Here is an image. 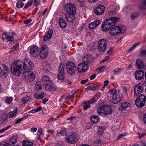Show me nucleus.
<instances>
[{"label":"nucleus","mask_w":146,"mask_h":146,"mask_svg":"<svg viewBox=\"0 0 146 146\" xmlns=\"http://www.w3.org/2000/svg\"><path fill=\"white\" fill-rule=\"evenodd\" d=\"M118 19V17H111L110 19H106L102 25V31L104 32L108 31L111 26L115 25Z\"/></svg>","instance_id":"nucleus-1"},{"label":"nucleus","mask_w":146,"mask_h":146,"mask_svg":"<svg viewBox=\"0 0 146 146\" xmlns=\"http://www.w3.org/2000/svg\"><path fill=\"white\" fill-rule=\"evenodd\" d=\"M23 62L19 61L12 63L11 66V70L13 74L19 76L21 73V70Z\"/></svg>","instance_id":"nucleus-2"},{"label":"nucleus","mask_w":146,"mask_h":146,"mask_svg":"<svg viewBox=\"0 0 146 146\" xmlns=\"http://www.w3.org/2000/svg\"><path fill=\"white\" fill-rule=\"evenodd\" d=\"M109 93L111 94L112 102L113 104H117L121 100L122 96L119 92H117L116 90L112 88L109 90Z\"/></svg>","instance_id":"nucleus-3"},{"label":"nucleus","mask_w":146,"mask_h":146,"mask_svg":"<svg viewBox=\"0 0 146 146\" xmlns=\"http://www.w3.org/2000/svg\"><path fill=\"white\" fill-rule=\"evenodd\" d=\"M125 30V27L121 25L119 26L114 27L111 29L109 33L111 36L123 33Z\"/></svg>","instance_id":"nucleus-4"},{"label":"nucleus","mask_w":146,"mask_h":146,"mask_svg":"<svg viewBox=\"0 0 146 146\" xmlns=\"http://www.w3.org/2000/svg\"><path fill=\"white\" fill-rule=\"evenodd\" d=\"M146 101V96L143 94H141L136 98L135 104L137 107L141 108L145 105Z\"/></svg>","instance_id":"nucleus-5"},{"label":"nucleus","mask_w":146,"mask_h":146,"mask_svg":"<svg viewBox=\"0 0 146 146\" xmlns=\"http://www.w3.org/2000/svg\"><path fill=\"white\" fill-rule=\"evenodd\" d=\"M66 69L67 72L70 74H74L76 69V66L74 63L69 61L66 65Z\"/></svg>","instance_id":"nucleus-6"},{"label":"nucleus","mask_w":146,"mask_h":146,"mask_svg":"<svg viewBox=\"0 0 146 146\" xmlns=\"http://www.w3.org/2000/svg\"><path fill=\"white\" fill-rule=\"evenodd\" d=\"M107 42L104 39L100 40L98 43V50L100 52H104L106 51V48Z\"/></svg>","instance_id":"nucleus-7"},{"label":"nucleus","mask_w":146,"mask_h":146,"mask_svg":"<svg viewBox=\"0 0 146 146\" xmlns=\"http://www.w3.org/2000/svg\"><path fill=\"white\" fill-rule=\"evenodd\" d=\"M64 9L70 15H74L76 13V8L72 4L66 5Z\"/></svg>","instance_id":"nucleus-8"},{"label":"nucleus","mask_w":146,"mask_h":146,"mask_svg":"<svg viewBox=\"0 0 146 146\" xmlns=\"http://www.w3.org/2000/svg\"><path fill=\"white\" fill-rule=\"evenodd\" d=\"M16 34L15 33L9 32V34L7 33L3 34L2 38L4 41L7 42L9 41L11 42L14 40L13 36L14 35Z\"/></svg>","instance_id":"nucleus-9"},{"label":"nucleus","mask_w":146,"mask_h":146,"mask_svg":"<svg viewBox=\"0 0 146 146\" xmlns=\"http://www.w3.org/2000/svg\"><path fill=\"white\" fill-rule=\"evenodd\" d=\"M23 74L25 80H27L28 82H31L35 79V74L31 71H26L24 72Z\"/></svg>","instance_id":"nucleus-10"},{"label":"nucleus","mask_w":146,"mask_h":146,"mask_svg":"<svg viewBox=\"0 0 146 146\" xmlns=\"http://www.w3.org/2000/svg\"><path fill=\"white\" fill-rule=\"evenodd\" d=\"M78 139V135L74 133H72L66 137V141L68 143L73 144Z\"/></svg>","instance_id":"nucleus-11"},{"label":"nucleus","mask_w":146,"mask_h":146,"mask_svg":"<svg viewBox=\"0 0 146 146\" xmlns=\"http://www.w3.org/2000/svg\"><path fill=\"white\" fill-rule=\"evenodd\" d=\"M48 48L45 45L42 46L39 53V55L40 58H44L48 55Z\"/></svg>","instance_id":"nucleus-12"},{"label":"nucleus","mask_w":146,"mask_h":146,"mask_svg":"<svg viewBox=\"0 0 146 146\" xmlns=\"http://www.w3.org/2000/svg\"><path fill=\"white\" fill-rule=\"evenodd\" d=\"M143 85L141 83H139L134 87V95L137 96L140 94L143 90Z\"/></svg>","instance_id":"nucleus-13"},{"label":"nucleus","mask_w":146,"mask_h":146,"mask_svg":"<svg viewBox=\"0 0 146 146\" xmlns=\"http://www.w3.org/2000/svg\"><path fill=\"white\" fill-rule=\"evenodd\" d=\"M104 7L102 5L98 6L94 9V13L97 15H100L102 14L105 10Z\"/></svg>","instance_id":"nucleus-14"},{"label":"nucleus","mask_w":146,"mask_h":146,"mask_svg":"<svg viewBox=\"0 0 146 146\" xmlns=\"http://www.w3.org/2000/svg\"><path fill=\"white\" fill-rule=\"evenodd\" d=\"M23 64V68L25 69L31 70L34 66L33 64L29 60H25Z\"/></svg>","instance_id":"nucleus-15"},{"label":"nucleus","mask_w":146,"mask_h":146,"mask_svg":"<svg viewBox=\"0 0 146 146\" xmlns=\"http://www.w3.org/2000/svg\"><path fill=\"white\" fill-rule=\"evenodd\" d=\"M44 86L45 89L48 91H55L57 88V87L52 84L51 81L50 83L45 84Z\"/></svg>","instance_id":"nucleus-16"},{"label":"nucleus","mask_w":146,"mask_h":146,"mask_svg":"<svg viewBox=\"0 0 146 146\" xmlns=\"http://www.w3.org/2000/svg\"><path fill=\"white\" fill-rule=\"evenodd\" d=\"M88 68L87 66L84 63H82L79 64L78 67V70L79 72H86Z\"/></svg>","instance_id":"nucleus-17"},{"label":"nucleus","mask_w":146,"mask_h":146,"mask_svg":"<svg viewBox=\"0 0 146 146\" xmlns=\"http://www.w3.org/2000/svg\"><path fill=\"white\" fill-rule=\"evenodd\" d=\"M38 48L36 46H32L30 48V55L33 57H36L38 54Z\"/></svg>","instance_id":"nucleus-18"},{"label":"nucleus","mask_w":146,"mask_h":146,"mask_svg":"<svg viewBox=\"0 0 146 146\" xmlns=\"http://www.w3.org/2000/svg\"><path fill=\"white\" fill-rule=\"evenodd\" d=\"M144 75V72L142 70H139L136 72L135 76V79L137 80H140L142 79Z\"/></svg>","instance_id":"nucleus-19"},{"label":"nucleus","mask_w":146,"mask_h":146,"mask_svg":"<svg viewBox=\"0 0 146 146\" xmlns=\"http://www.w3.org/2000/svg\"><path fill=\"white\" fill-rule=\"evenodd\" d=\"M3 68V70L5 72H3L2 71L1 72L0 74L1 76L6 77L9 73V68L5 64H3L2 65Z\"/></svg>","instance_id":"nucleus-20"},{"label":"nucleus","mask_w":146,"mask_h":146,"mask_svg":"<svg viewBox=\"0 0 146 146\" xmlns=\"http://www.w3.org/2000/svg\"><path fill=\"white\" fill-rule=\"evenodd\" d=\"M91 56L86 55L85 56L83 59V61L82 63H84L85 64L88 66L90 62L91 61V59L90 58Z\"/></svg>","instance_id":"nucleus-21"},{"label":"nucleus","mask_w":146,"mask_h":146,"mask_svg":"<svg viewBox=\"0 0 146 146\" xmlns=\"http://www.w3.org/2000/svg\"><path fill=\"white\" fill-rule=\"evenodd\" d=\"M100 24L99 21L95 20L93 22L90 23L89 25V28L90 29H93L97 27Z\"/></svg>","instance_id":"nucleus-22"},{"label":"nucleus","mask_w":146,"mask_h":146,"mask_svg":"<svg viewBox=\"0 0 146 146\" xmlns=\"http://www.w3.org/2000/svg\"><path fill=\"white\" fill-rule=\"evenodd\" d=\"M53 32L52 30L49 29L48 30L47 32L46 35L44 37V41H46L51 38L52 36Z\"/></svg>","instance_id":"nucleus-23"},{"label":"nucleus","mask_w":146,"mask_h":146,"mask_svg":"<svg viewBox=\"0 0 146 146\" xmlns=\"http://www.w3.org/2000/svg\"><path fill=\"white\" fill-rule=\"evenodd\" d=\"M41 79L42 81L44 82L45 85L46 84L48 83H50L51 80L50 79L48 76L46 75H44L41 77Z\"/></svg>","instance_id":"nucleus-24"},{"label":"nucleus","mask_w":146,"mask_h":146,"mask_svg":"<svg viewBox=\"0 0 146 146\" xmlns=\"http://www.w3.org/2000/svg\"><path fill=\"white\" fill-rule=\"evenodd\" d=\"M18 139V137L17 135H13L9 139V143L10 145L15 144L16 143Z\"/></svg>","instance_id":"nucleus-25"},{"label":"nucleus","mask_w":146,"mask_h":146,"mask_svg":"<svg viewBox=\"0 0 146 146\" xmlns=\"http://www.w3.org/2000/svg\"><path fill=\"white\" fill-rule=\"evenodd\" d=\"M136 64L137 68L139 69H142L144 67L143 62L140 59H137Z\"/></svg>","instance_id":"nucleus-26"},{"label":"nucleus","mask_w":146,"mask_h":146,"mask_svg":"<svg viewBox=\"0 0 146 146\" xmlns=\"http://www.w3.org/2000/svg\"><path fill=\"white\" fill-rule=\"evenodd\" d=\"M104 114L107 115L110 114L111 112V108L109 106L107 105L103 106Z\"/></svg>","instance_id":"nucleus-27"},{"label":"nucleus","mask_w":146,"mask_h":146,"mask_svg":"<svg viewBox=\"0 0 146 146\" xmlns=\"http://www.w3.org/2000/svg\"><path fill=\"white\" fill-rule=\"evenodd\" d=\"M129 106V103L126 102H124L121 104L119 108V109L120 110H123Z\"/></svg>","instance_id":"nucleus-28"},{"label":"nucleus","mask_w":146,"mask_h":146,"mask_svg":"<svg viewBox=\"0 0 146 146\" xmlns=\"http://www.w3.org/2000/svg\"><path fill=\"white\" fill-rule=\"evenodd\" d=\"M59 22L60 26L62 28H64L66 27V23L62 18H61L59 19Z\"/></svg>","instance_id":"nucleus-29"},{"label":"nucleus","mask_w":146,"mask_h":146,"mask_svg":"<svg viewBox=\"0 0 146 146\" xmlns=\"http://www.w3.org/2000/svg\"><path fill=\"white\" fill-rule=\"evenodd\" d=\"M18 110L17 108H15L13 111L9 112V117L11 118L15 116L17 113Z\"/></svg>","instance_id":"nucleus-30"},{"label":"nucleus","mask_w":146,"mask_h":146,"mask_svg":"<svg viewBox=\"0 0 146 146\" xmlns=\"http://www.w3.org/2000/svg\"><path fill=\"white\" fill-rule=\"evenodd\" d=\"M65 18L66 20L68 22H72L74 20V17L73 16L70 15V14H66Z\"/></svg>","instance_id":"nucleus-31"},{"label":"nucleus","mask_w":146,"mask_h":146,"mask_svg":"<svg viewBox=\"0 0 146 146\" xmlns=\"http://www.w3.org/2000/svg\"><path fill=\"white\" fill-rule=\"evenodd\" d=\"M7 115L6 113L3 114L0 118V122L2 123H4L7 119Z\"/></svg>","instance_id":"nucleus-32"},{"label":"nucleus","mask_w":146,"mask_h":146,"mask_svg":"<svg viewBox=\"0 0 146 146\" xmlns=\"http://www.w3.org/2000/svg\"><path fill=\"white\" fill-rule=\"evenodd\" d=\"M45 94L44 92L41 93L40 94L36 93L34 96L35 97L36 99H41L43 98L44 97Z\"/></svg>","instance_id":"nucleus-33"},{"label":"nucleus","mask_w":146,"mask_h":146,"mask_svg":"<svg viewBox=\"0 0 146 146\" xmlns=\"http://www.w3.org/2000/svg\"><path fill=\"white\" fill-rule=\"evenodd\" d=\"M99 119L98 117L96 115H93L90 117V120L91 122L95 123L97 122Z\"/></svg>","instance_id":"nucleus-34"},{"label":"nucleus","mask_w":146,"mask_h":146,"mask_svg":"<svg viewBox=\"0 0 146 146\" xmlns=\"http://www.w3.org/2000/svg\"><path fill=\"white\" fill-rule=\"evenodd\" d=\"M22 144L23 146H32L33 143L28 141L23 140L22 142Z\"/></svg>","instance_id":"nucleus-35"},{"label":"nucleus","mask_w":146,"mask_h":146,"mask_svg":"<svg viewBox=\"0 0 146 146\" xmlns=\"http://www.w3.org/2000/svg\"><path fill=\"white\" fill-rule=\"evenodd\" d=\"M65 65L62 63H60V66L58 70V72L64 73Z\"/></svg>","instance_id":"nucleus-36"},{"label":"nucleus","mask_w":146,"mask_h":146,"mask_svg":"<svg viewBox=\"0 0 146 146\" xmlns=\"http://www.w3.org/2000/svg\"><path fill=\"white\" fill-rule=\"evenodd\" d=\"M83 109L84 110H86L87 109L89 108L90 106V104L87 101H85L83 103Z\"/></svg>","instance_id":"nucleus-37"},{"label":"nucleus","mask_w":146,"mask_h":146,"mask_svg":"<svg viewBox=\"0 0 146 146\" xmlns=\"http://www.w3.org/2000/svg\"><path fill=\"white\" fill-rule=\"evenodd\" d=\"M98 87V86H97L92 85L91 86H88L85 89L86 90H92L94 91L97 89Z\"/></svg>","instance_id":"nucleus-38"},{"label":"nucleus","mask_w":146,"mask_h":146,"mask_svg":"<svg viewBox=\"0 0 146 146\" xmlns=\"http://www.w3.org/2000/svg\"><path fill=\"white\" fill-rule=\"evenodd\" d=\"M24 5V3L21 0H18L16 4V7L18 8L23 7Z\"/></svg>","instance_id":"nucleus-39"},{"label":"nucleus","mask_w":146,"mask_h":146,"mask_svg":"<svg viewBox=\"0 0 146 146\" xmlns=\"http://www.w3.org/2000/svg\"><path fill=\"white\" fill-rule=\"evenodd\" d=\"M42 85L40 82L37 81L35 84V89L37 90H41L42 88Z\"/></svg>","instance_id":"nucleus-40"},{"label":"nucleus","mask_w":146,"mask_h":146,"mask_svg":"<svg viewBox=\"0 0 146 146\" xmlns=\"http://www.w3.org/2000/svg\"><path fill=\"white\" fill-rule=\"evenodd\" d=\"M104 106L100 107L97 110L98 113L101 115H103L104 114Z\"/></svg>","instance_id":"nucleus-41"},{"label":"nucleus","mask_w":146,"mask_h":146,"mask_svg":"<svg viewBox=\"0 0 146 146\" xmlns=\"http://www.w3.org/2000/svg\"><path fill=\"white\" fill-rule=\"evenodd\" d=\"M31 98L30 97L28 96H26L22 99L21 102H23V104H25Z\"/></svg>","instance_id":"nucleus-42"},{"label":"nucleus","mask_w":146,"mask_h":146,"mask_svg":"<svg viewBox=\"0 0 146 146\" xmlns=\"http://www.w3.org/2000/svg\"><path fill=\"white\" fill-rule=\"evenodd\" d=\"M13 100V98L12 97H6L5 100V102L8 104H11Z\"/></svg>","instance_id":"nucleus-43"},{"label":"nucleus","mask_w":146,"mask_h":146,"mask_svg":"<svg viewBox=\"0 0 146 146\" xmlns=\"http://www.w3.org/2000/svg\"><path fill=\"white\" fill-rule=\"evenodd\" d=\"M59 73L58 75V78L59 80H63L64 78V73H61V72H58Z\"/></svg>","instance_id":"nucleus-44"},{"label":"nucleus","mask_w":146,"mask_h":146,"mask_svg":"<svg viewBox=\"0 0 146 146\" xmlns=\"http://www.w3.org/2000/svg\"><path fill=\"white\" fill-rule=\"evenodd\" d=\"M33 0H31L29 1L28 3L25 5V6L23 8V9L25 10L28 8L29 6H31L32 4Z\"/></svg>","instance_id":"nucleus-45"},{"label":"nucleus","mask_w":146,"mask_h":146,"mask_svg":"<svg viewBox=\"0 0 146 146\" xmlns=\"http://www.w3.org/2000/svg\"><path fill=\"white\" fill-rule=\"evenodd\" d=\"M139 43H136L133 46L131 47L128 50V52H132L133 50L136 47L139 45Z\"/></svg>","instance_id":"nucleus-46"},{"label":"nucleus","mask_w":146,"mask_h":146,"mask_svg":"<svg viewBox=\"0 0 146 146\" xmlns=\"http://www.w3.org/2000/svg\"><path fill=\"white\" fill-rule=\"evenodd\" d=\"M139 16V14L138 13H135L132 14L131 15V20H134L137 18Z\"/></svg>","instance_id":"nucleus-47"},{"label":"nucleus","mask_w":146,"mask_h":146,"mask_svg":"<svg viewBox=\"0 0 146 146\" xmlns=\"http://www.w3.org/2000/svg\"><path fill=\"white\" fill-rule=\"evenodd\" d=\"M25 116H24L23 117L18 119L16 121L15 124H18L20 123L21 121H23V120L25 119L27 117V116H26L25 118Z\"/></svg>","instance_id":"nucleus-48"},{"label":"nucleus","mask_w":146,"mask_h":146,"mask_svg":"<svg viewBox=\"0 0 146 146\" xmlns=\"http://www.w3.org/2000/svg\"><path fill=\"white\" fill-rule=\"evenodd\" d=\"M117 8H116L115 9L109 11L108 14L110 15H115L117 11Z\"/></svg>","instance_id":"nucleus-49"},{"label":"nucleus","mask_w":146,"mask_h":146,"mask_svg":"<svg viewBox=\"0 0 146 146\" xmlns=\"http://www.w3.org/2000/svg\"><path fill=\"white\" fill-rule=\"evenodd\" d=\"M104 127H100L98 131V134L99 135H101L104 133Z\"/></svg>","instance_id":"nucleus-50"},{"label":"nucleus","mask_w":146,"mask_h":146,"mask_svg":"<svg viewBox=\"0 0 146 146\" xmlns=\"http://www.w3.org/2000/svg\"><path fill=\"white\" fill-rule=\"evenodd\" d=\"M140 7L141 9H145L146 7V0H143L142 5Z\"/></svg>","instance_id":"nucleus-51"},{"label":"nucleus","mask_w":146,"mask_h":146,"mask_svg":"<svg viewBox=\"0 0 146 146\" xmlns=\"http://www.w3.org/2000/svg\"><path fill=\"white\" fill-rule=\"evenodd\" d=\"M11 127V126L10 125H8L5 127V128H3L0 130V133L3 132L6 130L8 129L9 128H10Z\"/></svg>","instance_id":"nucleus-52"},{"label":"nucleus","mask_w":146,"mask_h":146,"mask_svg":"<svg viewBox=\"0 0 146 146\" xmlns=\"http://www.w3.org/2000/svg\"><path fill=\"white\" fill-rule=\"evenodd\" d=\"M105 67V66H102L96 69V70L98 71L100 73L102 71L104 68Z\"/></svg>","instance_id":"nucleus-53"},{"label":"nucleus","mask_w":146,"mask_h":146,"mask_svg":"<svg viewBox=\"0 0 146 146\" xmlns=\"http://www.w3.org/2000/svg\"><path fill=\"white\" fill-rule=\"evenodd\" d=\"M40 0H35L34 2L33 5L35 7H36L40 3Z\"/></svg>","instance_id":"nucleus-54"},{"label":"nucleus","mask_w":146,"mask_h":146,"mask_svg":"<svg viewBox=\"0 0 146 146\" xmlns=\"http://www.w3.org/2000/svg\"><path fill=\"white\" fill-rule=\"evenodd\" d=\"M0 146H9V144L5 141H2L0 143Z\"/></svg>","instance_id":"nucleus-55"},{"label":"nucleus","mask_w":146,"mask_h":146,"mask_svg":"<svg viewBox=\"0 0 146 146\" xmlns=\"http://www.w3.org/2000/svg\"><path fill=\"white\" fill-rule=\"evenodd\" d=\"M121 71V68H117L114 70V74H116L115 73H116V74L119 73Z\"/></svg>","instance_id":"nucleus-56"},{"label":"nucleus","mask_w":146,"mask_h":146,"mask_svg":"<svg viewBox=\"0 0 146 146\" xmlns=\"http://www.w3.org/2000/svg\"><path fill=\"white\" fill-rule=\"evenodd\" d=\"M88 102L90 104L95 102H96V100L94 98H93L89 100Z\"/></svg>","instance_id":"nucleus-57"},{"label":"nucleus","mask_w":146,"mask_h":146,"mask_svg":"<svg viewBox=\"0 0 146 146\" xmlns=\"http://www.w3.org/2000/svg\"><path fill=\"white\" fill-rule=\"evenodd\" d=\"M66 132L64 131H62L60 132H58L57 133V135H59V134H60L61 135L64 136L66 134Z\"/></svg>","instance_id":"nucleus-58"},{"label":"nucleus","mask_w":146,"mask_h":146,"mask_svg":"<svg viewBox=\"0 0 146 146\" xmlns=\"http://www.w3.org/2000/svg\"><path fill=\"white\" fill-rule=\"evenodd\" d=\"M140 53L142 56L146 57V50L142 51Z\"/></svg>","instance_id":"nucleus-59"},{"label":"nucleus","mask_w":146,"mask_h":146,"mask_svg":"<svg viewBox=\"0 0 146 146\" xmlns=\"http://www.w3.org/2000/svg\"><path fill=\"white\" fill-rule=\"evenodd\" d=\"M42 129H39L38 131L37 135L38 136L40 137L42 133Z\"/></svg>","instance_id":"nucleus-60"},{"label":"nucleus","mask_w":146,"mask_h":146,"mask_svg":"<svg viewBox=\"0 0 146 146\" xmlns=\"http://www.w3.org/2000/svg\"><path fill=\"white\" fill-rule=\"evenodd\" d=\"M88 81H89V80L88 79H87L85 80H82L81 81L80 83L81 84H85L86 82H88Z\"/></svg>","instance_id":"nucleus-61"},{"label":"nucleus","mask_w":146,"mask_h":146,"mask_svg":"<svg viewBox=\"0 0 146 146\" xmlns=\"http://www.w3.org/2000/svg\"><path fill=\"white\" fill-rule=\"evenodd\" d=\"M146 135L145 133H141L138 134L139 137V139H141V138L143 137Z\"/></svg>","instance_id":"nucleus-62"},{"label":"nucleus","mask_w":146,"mask_h":146,"mask_svg":"<svg viewBox=\"0 0 146 146\" xmlns=\"http://www.w3.org/2000/svg\"><path fill=\"white\" fill-rule=\"evenodd\" d=\"M31 21V20L30 19H28L24 21V23L25 24H27L30 23Z\"/></svg>","instance_id":"nucleus-63"},{"label":"nucleus","mask_w":146,"mask_h":146,"mask_svg":"<svg viewBox=\"0 0 146 146\" xmlns=\"http://www.w3.org/2000/svg\"><path fill=\"white\" fill-rule=\"evenodd\" d=\"M42 109V107L41 106H39L38 107V108H35V110H36V112H38V111H40Z\"/></svg>","instance_id":"nucleus-64"}]
</instances>
